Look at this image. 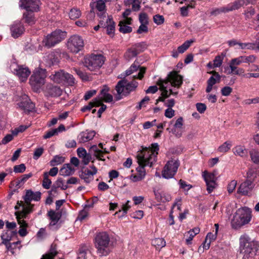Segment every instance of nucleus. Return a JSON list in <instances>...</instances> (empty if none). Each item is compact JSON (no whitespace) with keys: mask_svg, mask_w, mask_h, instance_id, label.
<instances>
[{"mask_svg":"<svg viewBox=\"0 0 259 259\" xmlns=\"http://www.w3.org/2000/svg\"><path fill=\"white\" fill-rule=\"evenodd\" d=\"M233 153L238 156L242 157H245L247 155V149L242 145H237L233 149Z\"/></svg>","mask_w":259,"mask_h":259,"instance_id":"31","label":"nucleus"},{"mask_svg":"<svg viewBox=\"0 0 259 259\" xmlns=\"http://www.w3.org/2000/svg\"><path fill=\"white\" fill-rule=\"evenodd\" d=\"M240 48L242 49H254L256 47L255 42L254 43H239L238 44Z\"/></svg>","mask_w":259,"mask_h":259,"instance_id":"53","label":"nucleus"},{"mask_svg":"<svg viewBox=\"0 0 259 259\" xmlns=\"http://www.w3.org/2000/svg\"><path fill=\"white\" fill-rule=\"evenodd\" d=\"M237 184V182L236 180L231 181L227 185V189L229 194L232 193L235 190Z\"/></svg>","mask_w":259,"mask_h":259,"instance_id":"52","label":"nucleus"},{"mask_svg":"<svg viewBox=\"0 0 259 259\" xmlns=\"http://www.w3.org/2000/svg\"><path fill=\"white\" fill-rule=\"evenodd\" d=\"M50 78L57 83H65L71 86L75 83V79L73 76L71 74L65 72L63 70L56 72L54 74L51 75Z\"/></svg>","mask_w":259,"mask_h":259,"instance_id":"10","label":"nucleus"},{"mask_svg":"<svg viewBox=\"0 0 259 259\" xmlns=\"http://www.w3.org/2000/svg\"><path fill=\"white\" fill-rule=\"evenodd\" d=\"M41 197V193L39 192H33L31 190H27L24 197L25 203L27 205L30 204L31 201H38Z\"/></svg>","mask_w":259,"mask_h":259,"instance_id":"27","label":"nucleus"},{"mask_svg":"<svg viewBox=\"0 0 259 259\" xmlns=\"http://www.w3.org/2000/svg\"><path fill=\"white\" fill-rule=\"evenodd\" d=\"M252 0H236L233 3L228 5L227 7L216 9L211 12V15H217L221 12H227L229 11L237 10L241 7L252 3Z\"/></svg>","mask_w":259,"mask_h":259,"instance_id":"11","label":"nucleus"},{"mask_svg":"<svg viewBox=\"0 0 259 259\" xmlns=\"http://www.w3.org/2000/svg\"><path fill=\"white\" fill-rule=\"evenodd\" d=\"M210 73H212L213 75L211 76L207 80V84L213 86L216 83L220 81L221 76L218 73L212 71L210 72Z\"/></svg>","mask_w":259,"mask_h":259,"instance_id":"40","label":"nucleus"},{"mask_svg":"<svg viewBox=\"0 0 259 259\" xmlns=\"http://www.w3.org/2000/svg\"><path fill=\"white\" fill-rule=\"evenodd\" d=\"M95 136L94 131H86L81 132L78 136V141L80 143H85L93 139Z\"/></svg>","mask_w":259,"mask_h":259,"instance_id":"28","label":"nucleus"},{"mask_svg":"<svg viewBox=\"0 0 259 259\" xmlns=\"http://www.w3.org/2000/svg\"><path fill=\"white\" fill-rule=\"evenodd\" d=\"M17 232L16 231H7L1 235V239L2 240V243L4 245L10 243V241L12 239V236L16 235Z\"/></svg>","mask_w":259,"mask_h":259,"instance_id":"33","label":"nucleus"},{"mask_svg":"<svg viewBox=\"0 0 259 259\" xmlns=\"http://www.w3.org/2000/svg\"><path fill=\"white\" fill-rule=\"evenodd\" d=\"M97 168L93 165L82 170L79 174V177L85 183H89L93 180L94 176L97 174Z\"/></svg>","mask_w":259,"mask_h":259,"instance_id":"19","label":"nucleus"},{"mask_svg":"<svg viewBox=\"0 0 259 259\" xmlns=\"http://www.w3.org/2000/svg\"><path fill=\"white\" fill-rule=\"evenodd\" d=\"M154 194L156 199L161 202H169L172 198L170 194L165 191L155 192Z\"/></svg>","mask_w":259,"mask_h":259,"instance_id":"29","label":"nucleus"},{"mask_svg":"<svg viewBox=\"0 0 259 259\" xmlns=\"http://www.w3.org/2000/svg\"><path fill=\"white\" fill-rule=\"evenodd\" d=\"M152 244L157 249H160L164 247L166 242L163 238H157L152 240Z\"/></svg>","mask_w":259,"mask_h":259,"instance_id":"38","label":"nucleus"},{"mask_svg":"<svg viewBox=\"0 0 259 259\" xmlns=\"http://www.w3.org/2000/svg\"><path fill=\"white\" fill-rule=\"evenodd\" d=\"M10 29L11 36L15 38L20 36L25 31L23 24L20 21H15L10 25Z\"/></svg>","mask_w":259,"mask_h":259,"instance_id":"22","label":"nucleus"},{"mask_svg":"<svg viewBox=\"0 0 259 259\" xmlns=\"http://www.w3.org/2000/svg\"><path fill=\"white\" fill-rule=\"evenodd\" d=\"M65 158L60 155H56L50 161V164L52 166H56L64 162Z\"/></svg>","mask_w":259,"mask_h":259,"instance_id":"47","label":"nucleus"},{"mask_svg":"<svg viewBox=\"0 0 259 259\" xmlns=\"http://www.w3.org/2000/svg\"><path fill=\"white\" fill-rule=\"evenodd\" d=\"M250 158L252 162L255 163H259V150L252 149L250 151Z\"/></svg>","mask_w":259,"mask_h":259,"instance_id":"49","label":"nucleus"},{"mask_svg":"<svg viewBox=\"0 0 259 259\" xmlns=\"http://www.w3.org/2000/svg\"><path fill=\"white\" fill-rule=\"evenodd\" d=\"M57 253L56 245H52L50 248L49 252L44 254L41 259H54Z\"/></svg>","mask_w":259,"mask_h":259,"instance_id":"36","label":"nucleus"},{"mask_svg":"<svg viewBox=\"0 0 259 259\" xmlns=\"http://www.w3.org/2000/svg\"><path fill=\"white\" fill-rule=\"evenodd\" d=\"M202 176L205 182L207 191L210 193L217 186L216 174L214 172H208L204 171L202 172Z\"/></svg>","mask_w":259,"mask_h":259,"instance_id":"16","label":"nucleus"},{"mask_svg":"<svg viewBox=\"0 0 259 259\" xmlns=\"http://www.w3.org/2000/svg\"><path fill=\"white\" fill-rule=\"evenodd\" d=\"M66 46L70 52L76 54L83 49L84 41L80 36L74 35L68 39Z\"/></svg>","mask_w":259,"mask_h":259,"instance_id":"12","label":"nucleus"},{"mask_svg":"<svg viewBox=\"0 0 259 259\" xmlns=\"http://www.w3.org/2000/svg\"><path fill=\"white\" fill-rule=\"evenodd\" d=\"M66 37L64 32L60 30H56L47 35L42 42L45 46L51 48L62 41Z\"/></svg>","mask_w":259,"mask_h":259,"instance_id":"9","label":"nucleus"},{"mask_svg":"<svg viewBox=\"0 0 259 259\" xmlns=\"http://www.w3.org/2000/svg\"><path fill=\"white\" fill-rule=\"evenodd\" d=\"M130 1L132 4V10L134 11H139L141 8V1L140 0H130Z\"/></svg>","mask_w":259,"mask_h":259,"instance_id":"56","label":"nucleus"},{"mask_svg":"<svg viewBox=\"0 0 259 259\" xmlns=\"http://www.w3.org/2000/svg\"><path fill=\"white\" fill-rule=\"evenodd\" d=\"M91 150L93 151L96 157L102 159L103 152L101 150L98 149L96 145H93L91 147Z\"/></svg>","mask_w":259,"mask_h":259,"instance_id":"59","label":"nucleus"},{"mask_svg":"<svg viewBox=\"0 0 259 259\" xmlns=\"http://www.w3.org/2000/svg\"><path fill=\"white\" fill-rule=\"evenodd\" d=\"M139 67V66L138 64H136V63H134L133 65H131V66L128 69L126 70L125 75H130L133 73L134 72H135V71H137Z\"/></svg>","mask_w":259,"mask_h":259,"instance_id":"55","label":"nucleus"},{"mask_svg":"<svg viewBox=\"0 0 259 259\" xmlns=\"http://www.w3.org/2000/svg\"><path fill=\"white\" fill-rule=\"evenodd\" d=\"M180 162L177 159H171L167 162L162 171V176L165 179L172 178L177 171Z\"/></svg>","mask_w":259,"mask_h":259,"instance_id":"14","label":"nucleus"},{"mask_svg":"<svg viewBox=\"0 0 259 259\" xmlns=\"http://www.w3.org/2000/svg\"><path fill=\"white\" fill-rule=\"evenodd\" d=\"M62 93V91L59 87L52 86L47 89V94L49 96L56 97L61 96Z\"/></svg>","mask_w":259,"mask_h":259,"instance_id":"34","label":"nucleus"},{"mask_svg":"<svg viewBox=\"0 0 259 259\" xmlns=\"http://www.w3.org/2000/svg\"><path fill=\"white\" fill-rule=\"evenodd\" d=\"M109 88L107 87H104V88L101 91V92L98 97L95 98V104L97 106L102 103L103 101L106 103H110L113 100V97L111 95L108 93Z\"/></svg>","mask_w":259,"mask_h":259,"instance_id":"20","label":"nucleus"},{"mask_svg":"<svg viewBox=\"0 0 259 259\" xmlns=\"http://www.w3.org/2000/svg\"><path fill=\"white\" fill-rule=\"evenodd\" d=\"M258 242L251 240L247 235H242L240 238V253L243 258L254 256L258 250Z\"/></svg>","mask_w":259,"mask_h":259,"instance_id":"4","label":"nucleus"},{"mask_svg":"<svg viewBox=\"0 0 259 259\" xmlns=\"http://www.w3.org/2000/svg\"><path fill=\"white\" fill-rule=\"evenodd\" d=\"M223 58L220 56H217L213 60V66L215 68L220 67L223 63Z\"/></svg>","mask_w":259,"mask_h":259,"instance_id":"62","label":"nucleus"},{"mask_svg":"<svg viewBox=\"0 0 259 259\" xmlns=\"http://www.w3.org/2000/svg\"><path fill=\"white\" fill-rule=\"evenodd\" d=\"M10 69L21 81H25L31 73V71L27 67L19 65L15 63L11 65Z\"/></svg>","mask_w":259,"mask_h":259,"instance_id":"15","label":"nucleus"},{"mask_svg":"<svg viewBox=\"0 0 259 259\" xmlns=\"http://www.w3.org/2000/svg\"><path fill=\"white\" fill-rule=\"evenodd\" d=\"M26 169V166L24 164L15 165L14 167V171L15 173L23 172Z\"/></svg>","mask_w":259,"mask_h":259,"instance_id":"60","label":"nucleus"},{"mask_svg":"<svg viewBox=\"0 0 259 259\" xmlns=\"http://www.w3.org/2000/svg\"><path fill=\"white\" fill-rule=\"evenodd\" d=\"M18 107L25 112H29L33 108L34 105L26 95H23L16 100Z\"/></svg>","mask_w":259,"mask_h":259,"instance_id":"17","label":"nucleus"},{"mask_svg":"<svg viewBox=\"0 0 259 259\" xmlns=\"http://www.w3.org/2000/svg\"><path fill=\"white\" fill-rule=\"evenodd\" d=\"M150 99L148 96L145 97L140 102H139V105L137 106L136 108L138 110H140L142 108V107H145L146 104L148 103Z\"/></svg>","mask_w":259,"mask_h":259,"instance_id":"61","label":"nucleus"},{"mask_svg":"<svg viewBox=\"0 0 259 259\" xmlns=\"http://www.w3.org/2000/svg\"><path fill=\"white\" fill-rule=\"evenodd\" d=\"M74 168L70 164H65L60 170V174L66 177L72 175L74 172Z\"/></svg>","mask_w":259,"mask_h":259,"instance_id":"32","label":"nucleus"},{"mask_svg":"<svg viewBox=\"0 0 259 259\" xmlns=\"http://www.w3.org/2000/svg\"><path fill=\"white\" fill-rule=\"evenodd\" d=\"M215 232L212 233L211 232L208 233L205 238V241L203 243V247L205 249H208L211 242L214 241L217 237L218 233L219 231V225L218 224H214Z\"/></svg>","mask_w":259,"mask_h":259,"instance_id":"25","label":"nucleus"},{"mask_svg":"<svg viewBox=\"0 0 259 259\" xmlns=\"http://www.w3.org/2000/svg\"><path fill=\"white\" fill-rule=\"evenodd\" d=\"M181 205H182L181 198H180V197L177 198L175 199V202L171 207V213H174L176 211V209L178 211H180Z\"/></svg>","mask_w":259,"mask_h":259,"instance_id":"51","label":"nucleus"},{"mask_svg":"<svg viewBox=\"0 0 259 259\" xmlns=\"http://www.w3.org/2000/svg\"><path fill=\"white\" fill-rule=\"evenodd\" d=\"M194 39H191L186 41L181 46L178 48V52L180 54L184 53L191 46V44L194 42Z\"/></svg>","mask_w":259,"mask_h":259,"instance_id":"45","label":"nucleus"},{"mask_svg":"<svg viewBox=\"0 0 259 259\" xmlns=\"http://www.w3.org/2000/svg\"><path fill=\"white\" fill-rule=\"evenodd\" d=\"M153 21L157 25H160L164 22V18L162 15L157 14L153 16Z\"/></svg>","mask_w":259,"mask_h":259,"instance_id":"54","label":"nucleus"},{"mask_svg":"<svg viewBox=\"0 0 259 259\" xmlns=\"http://www.w3.org/2000/svg\"><path fill=\"white\" fill-rule=\"evenodd\" d=\"M138 82L133 81L131 82L126 79H122L118 82L115 87L117 93V99L120 100L121 96H126L131 92L134 91L138 86Z\"/></svg>","mask_w":259,"mask_h":259,"instance_id":"7","label":"nucleus"},{"mask_svg":"<svg viewBox=\"0 0 259 259\" xmlns=\"http://www.w3.org/2000/svg\"><path fill=\"white\" fill-rule=\"evenodd\" d=\"M232 145V142L227 141L219 147L218 151L221 153L227 152L230 150Z\"/></svg>","mask_w":259,"mask_h":259,"instance_id":"39","label":"nucleus"},{"mask_svg":"<svg viewBox=\"0 0 259 259\" xmlns=\"http://www.w3.org/2000/svg\"><path fill=\"white\" fill-rule=\"evenodd\" d=\"M31 211V209L29 206L24 207L23 206L22 211H18L15 212V215L18 222V223L20 225L21 228H27V224L22 219L25 218L26 214Z\"/></svg>","mask_w":259,"mask_h":259,"instance_id":"24","label":"nucleus"},{"mask_svg":"<svg viewBox=\"0 0 259 259\" xmlns=\"http://www.w3.org/2000/svg\"><path fill=\"white\" fill-rule=\"evenodd\" d=\"M97 253L100 256L108 255L112 251V244L109 235L105 232L98 233L94 239Z\"/></svg>","mask_w":259,"mask_h":259,"instance_id":"3","label":"nucleus"},{"mask_svg":"<svg viewBox=\"0 0 259 259\" xmlns=\"http://www.w3.org/2000/svg\"><path fill=\"white\" fill-rule=\"evenodd\" d=\"M159 150V146L157 143L151 144V147L143 148L137 154V160L139 166L137 167V175L130 176L129 179L133 182H137L142 180L146 176L145 166L151 167L155 162Z\"/></svg>","mask_w":259,"mask_h":259,"instance_id":"1","label":"nucleus"},{"mask_svg":"<svg viewBox=\"0 0 259 259\" xmlns=\"http://www.w3.org/2000/svg\"><path fill=\"white\" fill-rule=\"evenodd\" d=\"M128 23H126L125 20L120 21L119 24V31L124 33L131 32L132 28L128 26Z\"/></svg>","mask_w":259,"mask_h":259,"instance_id":"41","label":"nucleus"},{"mask_svg":"<svg viewBox=\"0 0 259 259\" xmlns=\"http://www.w3.org/2000/svg\"><path fill=\"white\" fill-rule=\"evenodd\" d=\"M32 175L31 173L24 175L22 177L15 182L11 183L12 186H15L16 189H19L22 187L26 181L32 177Z\"/></svg>","mask_w":259,"mask_h":259,"instance_id":"30","label":"nucleus"},{"mask_svg":"<svg viewBox=\"0 0 259 259\" xmlns=\"http://www.w3.org/2000/svg\"><path fill=\"white\" fill-rule=\"evenodd\" d=\"M106 2L104 0H92L90 3L91 10L94 11L95 9H96L100 13L98 15H103V14H105L106 11Z\"/></svg>","mask_w":259,"mask_h":259,"instance_id":"26","label":"nucleus"},{"mask_svg":"<svg viewBox=\"0 0 259 259\" xmlns=\"http://www.w3.org/2000/svg\"><path fill=\"white\" fill-rule=\"evenodd\" d=\"M104 57L102 55L92 54L84 59V66L90 71L99 70L104 63Z\"/></svg>","mask_w":259,"mask_h":259,"instance_id":"8","label":"nucleus"},{"mask_svg":"<svg viewBox=\"0 0 259 259\" xmlns=\"http://www.w3.org/2000/svg\"><path fill=\"white\" fill-rule=\"evenodd\" d=\"M47 76L45 69L37 68L33 72L29 79V83L33 89L37 92L45 84Z\"/></svg>","mask_w":259,"mask_h":259,"instance_id":"6","label":"nucleus"},{"mask_svg":"<svg viewBox=\"0 0 259 259\" xmlns=\"http://www.w3.org/2000/svg\"><path fill=\"white\" fill-rule=\"evenodd\" d=\"M184 123L183 118L179 117L175 121L172 120L170 121L166 130L169 133H172L175 137L180 138L183 133Z\"/></svg>","mask_w":259,"mask_h":259,"instance_id":"13","label":"nucleus"},{"mask_svg":"<svg viewBox=\"0 0 259 259\" xmlns=\"http://www.w3.org/2000/svg\"><path fill=\"white\" fill-rule=\"evenodd\" d=\"M23 18L25 19V22L29 25H32L35 22V18L33 12L26 11L23 14Z\"/></svg>","mask_w":259,"mask_h":259,"instance_id":"43","label":"nucleus"},{"mask_svg":"<svg viewBox=\"0 0 259 259\" xmlns=\"http://www.w3.org/2000/svg\"><path fill=\"white\" fill-rule=\"evenodd\" d=\"M103 19L106 21V23H104V20H101L100 21V25L103 27L107 28V34L111 37L114 35L115 31V23L112 20V18L111 16H108L106 18L105 16Z\"/></svg>","mask_w":259,"mask_h":259,"instance_id":"23","label":"nucleus"},{"mask_svg":"<svg viewBox=\"0 0 259 259\" xmlns=\"http://www.w3.org/2000/svg\"><path fill=\"white\" fill-rule=\"evenodd\" d=\"M232 90L231 87L226 86L221 89V94L223 96H228L231 93Z\"/></svg>","mask_w":259,"mask_h":259,"instance_id":"63","label":"nucleus"},{"mask_svg":"<svg viewBox=\"0 0 259 259\" xmlns=\"http://www.w3.org/2000/svg\"><path fill=\"white\" fill-rule=\"evenodd\" d=\"M39 0H21L20 6L30 12H37L39 10Z\"/></svg>","mask_w":259,"mask_h":259,"instance_id":"18","label":"nucleus"},{"mask_svg":"<svg viewBox=\"0 0 259 259\" xmlns=\"http://www.w3.org/2000/svg\"><path fill=\"white\" fill-rule=\"evenodd\" d=\"M182 82V77L176 72L169 73L166 79L159 80L157 83L159 85L161 94V96L156 100V104H157L159 102H164L165 99L171 95H177L178 91L172 90L171 87L179 88Z\"/></svg>","mask_w":259,"mask_h":259,"instance_id":"2","label":"nucleus"},{"mask_svg":"<svg viewBox=\"0 0 259 259\" xmlns=\"http://www.w3.org/2000/svg\"><path fill=\"white\" fill-rule=\"evenodd\" d=\"M81 15L80 10L76 8L71 9L69 12V16L71 19L74 20L79 18Z\"/></svg>","mask_w":259,"mask_h":259,"instance_id":"42","label":"nucleus"},{"mask_svg":"<svg viewBox=\"0 0 259 259\" xmlns=\"http://www.w3.org/2000/svg\"><path fill=\"white\" fill-rule=\"evenodd\" d=\"M254 187V183L245 180L239 185L237 193L242 196H249Z\"/></svg>","mask_w":259,"mask_h":259,"instance_id":"21","label":"nucleus"},{"mask_svg":"<svg viewBox=\"0 0 259 259\" xmlns=\"http://www.w3.org/2000/svg\"><path fill=\"white\" fill-rule=\"evenodd\" d=\"M130 201L129 200H127L125 204H122V210H119L118 211H117L115 213L114 215H118L119 214L121 211H122V215L121 217L125 215L128 211V210L131 207V205L130 204ZM119 217H121V216H118Z\"/></svg>","mask_w":259,"mask_h":259,"instance_id":"48","label":"nucleus"},{"mask_svg":"<svg viewBox=\"0 0 259 259\" xmlns=\"http://www.w3.org/2000/svg\"><path fill=\"white\" fill-rule=\"evenodd\" d=\"M139 54L138 50L134 48L129 49L124 54V58L126 60L130 61L136 57Z\"/></svg>","mask_w":259,"mask_h":259,"instance_id":"37","label":"nucleus"},{"mask_svg":"<svg viewBox=\"0 0 259 259\" xmlns=\"http://www.w3.org/2000/svg\"><path fill=\"white\" fill-rule=\"evenodd\" d=\"M52 181L49 179L48 173L46 172L44 174V179L42 181V187L46 189H49L51 185Z\"/></svg>","mask_w":259,"mask_h":259,"instance_id":"50","label":"nucleus"},{"mask_svg":"<svg viewBox=\"0 0 259 259\" xmlns=\"http://www.w3.org/2000/svg\"><path fill=\"white\" fill-rule=\"evenodd\" d=\"M256 176L257 174L256 170L253 169H250L247 172L245 181L253 183Z\"/></svg>","mask_w":259,"mask_h":259,"instance_id":"44","label":"nucleus"},{"mask_svg":"<svg viewBox=\"0 0 259 259\" xmlns=\"http://www.w3.org/2000/svg\"><path fill=\"white\" fill-rule=\"evenodd\" d=\"M73 70L83 80H88L89 77L85 73L83 72L76 68H74Z\"/></svg>","mask_w":259,"mask_h":259,"instance_id":"57","label":"nucleus"},{"mask_svg":"<svg viewBox=\"0 0 259 259\" xmlns=\"http://www.w3.org/2000/svg\"><path fill=\"white\" fill-rule=\"evenodd\" d=\"M78 156L82 159L84 164H87L90 160V156L88 154L85 149L82 147L78 148L77 150Z\"/></svg>","mask_w":259,"mask_h":259,"instance_id":"35","label":"nucleus"},{"mask_svg":"<svg viewBox=\"0 0 259 259\" xmlns=\"http://www.w3.org/2000/svg\"><path fill=\"white\" fill-rule=\"evenodd\" d=\"M57 188H60L63 190H66L68 186L67 182H65L62 178H58L54 184Z\"/></svg>","mask_w":259,"mask_h":259,"instance_id":"46","label":"nucleus"},{"mask_svg":"<svg viewBox=\"0 0 259 259\" xmlns=\"http://www.w3.org/2000/svg\"><path fill=\"white\" fill-rule=\"evenodd\" d=\"M44 149L42 147L36 148L34 152L33 158L35 160L38 159L44 153Z\"/></svg>","mask_w":259,"mask_h":259,"instance_id":"58","label":"nucleus"},{"mask_svg":"<svg viewBox=\"0 0 259 259\" xmlns=\"http://www.w3.org/2000/svg\"><path fill=\"white\" fill-rule=\"evenodd\" d=\"M251 210L247 207L238 208L231 220L233 228L238 229L248 224L252 218Z\"/></svg>","mask_w":259,"mask_h":259,"instance_id":"5","label":"nucleus"},{"mask_svg":"<svg viewBox=\"0 0 259 259\" xmlns=\"http://www.w3.org/2000/svg\"><path fill=\"white\" fill-rule=\"evenodd\" d=\"M175 111L171 108H168L165 110L164 115L166 117L171 118L175 116Z\"/></svg>","mask_w":259,"mask_h":259,"instance_id":"64","label":"nucleus"}]
</instances>
